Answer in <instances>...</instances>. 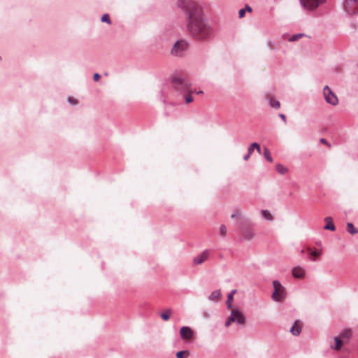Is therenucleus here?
<instances>
[{"label": "nucleus", "instance_id": "obj_42", "mask_svg": "<svg viewBox=\"0 0 358 358\" xmlns=\"http://www.w3.org/2000/svg\"><path fill=\"white\" fill-rule=\"evenodd\" d=\"M193 92H195L197 94H203V91H194Z\"/></svg>", "mask_w": 358, "mask_h": 358}, {"label": "nucleus", "instance_id": "obj_31", "mask_svg": "<svg viewBox=\"0 0 358 358\" xmlns=\"http://www.w3.org/2000/svg\"><path fill=\"white\" fill-rule=\"evenodd\" d=\"M220 231L222 236H225L227 234V227L224 224H222L220 227Z\"/></svg>", "mask_w": 358, "mask_h": 358}, {"label": "nucleus", "instance_id": "obj_5", "mask_svg": "<svg viewBox=\"0 0 358 358\" xmlns=\"http://www.w3.org/2000/svg\"><path fill=\"white\" fill-rule=\"evenodd\" d=\"M343 10L348 15L358 14V0H343Z\"/></svg>", "mask_w": 358, "mask_h": 358}, {"label": "nucleus", "instance_id": "obj_4", "mask_svg": "<svg viewBox=\"0 0 358 358\" xmlns=\"http://www.w3.org/2000/svg\"><path fill=\"white\" fill-rule=\"evenodd\" d=\"M187 43L183 40L178 41L175 43L171 50V54L175 57H180L187 50Z\"/></svg>", "mask_w": 358, "mask_h": 358}, {"label": "nucleus", "instance_id": "obj_8", "mask_svg": "<svg viewBox=\"0 0 358 358\" xmlns=\"http://www.w3.org/2000/svg\"><path fill=\"white\" fill-rule=\"evenodd\" d=\"M229 317L231 321L236 322L238 324L241 325L245 323V317L238 308L233 309Z\"/></svg>", "mask_w": 358, "mask_h": 358}, {"label": "nucleus", "instance_id": "obj_11", "mask_svg": "<svg viewBox=\"0 0 358 358\" xmlns=\"http://www.w3.org/2000/svg\"><path fill=\"white\" fill-rule=\"evenodd\" d=\"M180 334L182 339L189 340L193 336V331L189 327H182L180 330Z\"/></svg>", "mask_w": 358, "mask_h": 358}, {"label": "nucleus", "instance_id": "obj_1", "mask_svg": "<svg viewBox=\"0 0 358 358\" xmlns=\"http://www.w3.org/2000/svg\"><path fill=\"white\" fill-rule=\"evenodd\" d=\"M176 6L185 13L187 29L196 40L203 41L213 37V30L203 17L201 7L192 0H177Z\"/></svg>", "mask_w": 358, "mask_h": 358}, {"label": "nucleus", "instance_id": "obj_28", "mask_svg": "<svg viewBox=\"0 0 358 358\" xmlns=\"http://www.w3.org/2000/svg\"><path fill=\"white\" fill-rule=\"evenodd\" d=\"M192 92V91L189 90V92H186V94H187L186 95L184 94L185 95L184 99H185L186 103H189L193 101V98L191 95Z\"/></svg>", "mask_w": 358, "mask_h": 358}, {"label": "nucleus", "instance_id": "obj_6", "mask_svg": "<svg viewBox=\"0 0 358 358\" xmlns=\"http://www.w3.org/2000/svg\"><path fill=\"white\" fill-rule=\"evenodd\" d=\"M325 0H299L302 8L306 10H313L324 3Z\"/></svg>", "mask_w": 358, "mask_h": 358}, {"label": "nucleus", "instance_id": "obj_23", "mask_svg": "<svg viewBox=\"0 0 358 358\" xmlns=\"http://www.w3.org/2000/svg\"><path fill=\"white\" fill-rule=\"evenodd\" d=\"M276 170L281 175H284L288 171L287 168L280 164L276 165Z\"/></svg>", "mask_w": 358, "mask_h": 358}, {"label": "nucleus", "instance_id": "obj_14", "mask_svg": "<svg viewBox=\"0 0 358 358\" xmlns=\"http://www.w3.org/2000/svg\"><path fill=\"white\" fill-rule=\"evenodd\" d=\"M324 222H326V224L324 227V229L330 230L332 231L336 230V227L333 222V219L331 217H326L324 218Z\"/></svg>", "mask_w": 358, "mask_h": 358}, {"label": "nucleus", "instance_id": "obj_39", "mask_svg": "<svg viewBox=\"0 0 358 358\" xmlns=\"http://www.w3.org/2000/svg\"><path fill=\"white\" fill-rule=\"evenodd\" d=\"M320 142L322 143H323V144L329 145V143H328L327 141L325 138H321L320 139Z\"/></svg>", "mask_w": 358, "mask_h": 358}, {"label": "nucleus", "instance_id": "obj_29", "mask_svg": "<svg viewBox=\"0 0 358 358\" xmlns=\"http://www.w3.org/2000/svg\"><path fill=\"white\" fill-rule=\"evenodd\" d=\"M101 22H106L107 24H111V21L110 20L109 15L108 14H104L101 17Z\"/></svg>", "mask_w": 358, "mask_h": 358}, {"label": "nucleus", "instance_id": "obj_17", "mask_svg": "<svg viewBox=\"0 0 358 358\" xmlns=\"http://www.w3.org/2000/svg\"><path fill=\"white\" fill-rule=\"evenodd\" d=\"M236 292V289H232L227 296V300L226 301L227 308L229 309L231 307V304L234 300V295Z\"/></svg>", "mask_w": 358, "mask_h": 358}, {"label": "nucleus", "instance_id": "obj_38", "mask_svg": "<svg viewBox=\"0 0 358 358\" xmlns=\"http://www.w3.org/2000/svg\"><path fill=\"white\" fill-rule=\"evenodd\" d=\"M245 10L250 13L252 12V8L248 5L245 6Z\"/></svg>", "mask_w": 358, "mask_h": 358}, {"label": "nucleus", "instance_id": "obj_32", "mask_svg": "<svg viewBox=\"0 0 358 358\" xmlns=\"http://www.w3.org/2000/svg\"><path fill=\"white\" fill-rule=\"evenodd\" d=\"M185 353L187 355H188V352H186V351H178V352L176 353V357H177V358H184L183 355H184Z\"/></svg>", "mask_w": 358, "mask_h": 358}, {"label": "nucleus", "instance_id": "obj_19", "mask_svg": "<svg viewBox=\"0 0 358 358\" xmlns=\"http://www.w3.org/2000/svg\"><path fill=\"white\" fill-rule=\"evenodd\" d=\"M255 149L257 150V151L260 153L261 152V148L259 145L257 143H252L248 148V152H249V155H252L254 152Z\"/></svg>", "mask_w": 358, "mask_h": 358}, {"label": "nucleus", "instance_id": "obj_24", "mask_svg": "<svg viewBox=\"0 0 358 358\" xmlns=\"http://www.w3.org/2000/svg\"><path fill=\"white\" fill-rule=\"evenodd\" d=\"M269 106L272 108L278 109L280 107V103L278 100L271 98L269 100Z\"/></svg>", "mask_w": 358, "mask_h": 358}, {"label": "nucleus", "instance_id": "obj_21", "mask_svg": "<svg viewBox=\"0 0 358 358\" xmlns=\"http://www.w3.org/2000/svg\"><path fill=\"white\" fill-rule=\"evenodd\" d=\"M171 313H172V310L171 309L168 308V309L165 310V311L161 314V317L163 320L167 321L169 320Z\"/></svg>", "mask_w": 358, "mask_h": 358}, {"label": "nucleus", "instance_id": "obj_15", "mask_svg": "<svg viewBox=\"0 0 358 358\" xmlns=\"http://www.w3.org/2000/svg\"><path fill=\"white\" fill-rule=\"evenodd\" d=\"M221 292L220 289L214 290L208 296V300L210 301H216L220 296Z\"/></svg>", "mask_w": 358, "mask_h": 358}, {"label": "nucleus", "instance_id": "obj_25", "mask_svg": "<svg viewBox=\"0 0 358 358\" xmlns=\"http://www.w3.org/2000/svg\"><path fill=\"white\" fill-rule=\"evenodd\" d=\"M334 341H335V345L334 346H331V348L333 349H335V350H340L341 348V346H342V341H341V338L340 337H334Z\"/></svg>", "mask_w": 358, "mask_h": 358}, {"label": "nucleus", "instance_id": "obj_7", "mask_svg": "<svg viewBox=\"0 0 358 358\" xmlns=\"http://www.w3.org/2000/svg\"><path fill=\"white\" fill-rule=\"evenodd\" d=\"M323 94L327 103L332 106H336L338 103V99L337 96L334 94L329 86L326 85L324 87Z\"/></svg>", "mask_w": 358, "mask_h": 358}, {"label": "nucleus", "instance_id": "obj_34", "mask_svg": "<svg viewBox=\"0 0 358 358\" xmlns=\"http://www.w3.org/2000/svg\"><path fill=\"white\" fill-rule=\"evenodd\" d=\"M100 75L98 73H95L93 76V79L94 81H98L100 78Z\"/></svg>", "mask_w": 358, "mask_h": 358}, {"label": "nucleus", "instance_id": "obj_37", "mask_svg": "<svg viewBox=\"0 0 358 358\" xmlns=\"http://www.w3.org/2000/svg\"><path fill=\"white\" fill-rule=\"evenodd\" d=\"M279 117L286 123V116L284 114H280Z\"/></svg>", "mask_w": 358, "mask_h": 358}, {"label": "nucleus", "instance_id": "obj_16", "mask_svg": "<svg viewBox=\"0 0 358 358\" xmlns=\"http://www.w3.org/2000/svg\"><path fill=\"white\" fill-rule=\"evenodd\" d=\"M352 335V331L350 329H346L341 332L339 337L340 338H345L347 340L350 339Z\"/></svg>", "mask_w": 358, "mask_h": 358}, {"label": "nucleus", "instance_id": "obj_41", "mask_svg": "<svg viewBox=\"0 0 358 358\" xmlns=\"http://www.w3.org/2000/svg\"><path fill=\"white\" fill-rule=\"evenodd\" d=\"M238 215V211H236L234 213H233L231 215V218H234L235 217H236Z\"/></svg>", "mask_w": 358, "mask_h": 358}, {"label": "nucleus", "instance_id": "obj_22", "mask_svg": "<svg viewBox=\"0 0 358 358\" xmlns=\"http://www.w3.org/2000/svg\"><path fill=\"white\" fill-rule=\"evenodd\" d=\"M305 36L304 34L303 33H299V34H293L289 38H288V41L289 42H294V41H296L298 40H299L300 38H301L302 37H303Z\"/></svg>", "mask_w": 358, "mask_h": 358}, {"label": "nucleus", "instance_id": "obj_40", "mask_svg": "<svg viewBox=\"0 0 358 358\" xmlns=\"http://www.w3.org/2000/svg\"><path fill=\"white\" fill-rule=\"evenodd\" d=\"M251 155H249V152H248V153L243 157V159L245 161H247L248 160V159L250 158Z\"/></svg>", "mask_w": 358, "mask_h": 358}, {"label": "nucleus", "instance_id": "obj_20", "mask_svg": "<svg viewBox=\"0 0 358 358\" xmlns=\"http://www.w3.org/2000/svg\"><path fill=\"white\" fill-rule=\"evenodd\" d=\"M347 231L352 235L356 234L358 233V229H356L351 222L347 223Z\"/></svg>", "mask_w": 358, "mask_h": 358}, {"label": "nucleus", "instance_id": "obj_36", "mask_svg": "<svg viewBox=\"0 0 358 358\" xmlns=\"http://www.w3.org/2000/svg\"><path fill=\"white\" fill-rule=\"evenodd\" d=\"M231 322H234L233 321L230 320V317H229L228 320L225 322V326L227 327H229Z\"/></svg>", "mask_w": 358, "mask_h": 358}, {"label": "nucleus", "instance_id": "obj_3", "mask_svg": "<svg viewBox=\"0 0 358 358\" xmlns=\"http://www.w3.org/2000/svg\"><path fill=\"white\" fill-rule=\"evenodd\" d=\"M273 292L271 298L274 301L280 302L285 299L287 292L285 287L278 280H273Z\"/></svg>", "mask_w": 358, "mask_h": 358}, {"label": "nucleus", "instance_id": "obj_9", "mask_svg": "<svg viewBox=\"0 0 358 358\" xmlns=\"http://www.w3.org/2000/svg\"><path fill=\"white\" fill-rule=\"evenodd\" d=\"M306 269L301 266H296L292 269V275L294 278L303 279L306 277Z\"/></svg>", "mask_w": 358, "mask_h": 358}, {"label": "nucleus", "instance_id": "obj_35", "mask_svg": "<svg viewBox=\"0 0 358 358\" xmlns=\"http://www.w3.org/2000/svg\"><path fill=\"white\" fill-rule=\"evenodd\" d=\"M69 103H71L72 104H76L78 102L76 99H71V98H69Z\"/></svg>", "mask_w": 358, "mask_h": 358}, {"label": "nucleus", "instance_id": "obj_13", "mask_svg": "<svg viewBox=\"0 0 358 358\" xmlns=\"http://www.w3.org/2000/svg\"><path fill=\"white\" fill-rule=\"evenodd\" d=\"M289 331L294 336H299L301 332V326L299 320H296L291 327Z\"/></svg>", "mask_w": 358, "mask_h": 358}, {"label": "nucleus", "instance_id": "obj_18", "mask_svg": "<svg viewBox=\"0 0 358 358\" xmlns=\"http://www.w3.org/2000/svg\"><path fill=\"white\" fill-rule=\"evenodd\" d=\"M261 216L264 220L272 221L273 220V215L268 210H262Z\"/></svg>", "mask_w": 358, "mask_h": 358}, {"label": "nucleus", "instance_id": "obj_30", "mask_svg": "<svg viewBox=\"0 0 358 358\" xmlns=\"http://www.w3.org/2000/svg\"><path fill=\"white\" fill-rule=\"evenodd\" d=\"M267 46L270 50H275L276 48V44L271 41H267Z\"/></svg>", "mask_w": 358, "mask_h": 358}, {"label": "nucleus", "instance_id": "obj_12", "mask_svg": "<svg viewBox=\"0 0 358 358\" xmlns=\"http://www.w3.org/2000/svg\"><path fill=\"white\" fill-rule=\"evenodd\" d=\"M242 234L247 240H252L255 236V232L250 227L242 228Z\"/></svg>", "mask_w": 358, "mask_h": 358}, {"label": "nucleus", "instance_id": "obj_2", "mask_svg": "<svg viewBox=\"0 0 358 358\" xmlns=\"http://www.w3.org/2000/svg\"><path fill=\"white\" fill-rule=\"evenodd\" d=\"M170 80L172 87L176 91L182 94H186V92H189L190 83L184 76L178 73H173L170 77Z\"/></svg>", "mask_w": 358, "mask_h": 358}, {"label": "nucleus", "instance_id": "obj_26", "mask_svg": "<svg viewBox=\"0 0 358 358\" xmlns=\"http://www.w3.org/2000/svg\"><path fill=\"white\" fill-rule=\"evenodd\" d=\"M310 255L313 256V261H316L317 257L320 256L322 255V250H314L310 252Z\"/></svg>", "mask_w": 358, "mask_h": 358}, {"label": "nucleus", "instance_id": "obj_27", "mask_svg": "<svg viewBox=\"0 0 358 358\" xmlns=\"http://www.w3.org/2000/svg\"><path fill=\"white\" fill-rule=\"evenodd\" d=\"M264 156L266 159V160H268V162H273V158L271 155V152L268 150V149L266 148H264Z\"/></svg>", "mask_w": 358, "mask_h": 358}, {"label": "nucleus", "instance_id": "obj_10", "mask_svg": "<svg viewBox=\"0 0 358 358\" xmlns=\"http://www.w3.org/2000/svg\"><path fill=\"white\" fill-rule=\"evenodd\" d=\"M210 251L209 250H203L200 255L196 256L193 259V263L195 265H199L201 264L203 262H204L209 257Z\"/></svg>", "mask_w": 358, "mask_h": 358}, {"label": "nucleus", "instance_id": "obj_33", "mask_svg": "<svg viewBox=\"0 0 358 358\" xmlns=\"http://www.w3.org/2000/svg\"><path fill=\"white\" fill-rule=\"evenodd\" d=\"M245 13V10L243 8L241 9L238 11L239 17L241 18V17H244Z\"/></svg>", "mask_w": 358, "mask_h": 358}]
</instances>
